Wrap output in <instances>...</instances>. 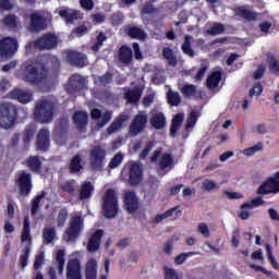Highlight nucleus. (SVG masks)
<instances>
[{"instance_id":"72a5a7b5","label":"nucleus","mask_w":279,"mask_h":279,"mask_svg":"<svg viewBox=\"0 0 279 279\" xmlns=\"http://www.w3.org/2000/svg\"><path fill=\"white\" fill-rule=\"evenodd\" d=\"M21 241H22V243H28V245H32V233H31V223H29L28 216H26L23 221Z\"/></svg>"},{"instance_id":"4be33fe9","label":"nucleus","mask_w":279,"mask_h":279,"mask_svg":"<svg viewBox=\"0 0 279 279\" xmlns=\"http://www.w3.org/2000/svg\"><path fill=\"white\" fill-rule=\"evenodd\" d=\"M123 97L126 104H138V101H141V97H143V89L141 88V86L128 88L124 92Z\"/></svg>"},{"instance_id":"de8ad7c7","label":"nucleus","mask_w":279,"mask_h":279,"mask_svg":"<svg viewBox=\"0 0 279 279\" xmlns=\"http://www.w3.org/2000/svg\"><path fill=\"white\" fill-rule=\"evenodd\" d=\"M106 40H108V36H106L105 32H100L96 37L95 44L92 46V51H95V53H97V51H99L101 47H104V43H106Z\"/></svg>"},{"instance_id":"ddd939ff","label":"nucleus","mask_w":279,"mask_h":279,"mask_svg":"<svg viewBox=\"0 0 279 279\" xmlns=\"http://www.w3.org/2000/svg\"><path fill=\"white\" fill-rule=\"evenodd\" d=\"M35 49L44 51V49L51 50L58 47V36L52 33H46L35 40Z\"/></svg>"},{"instance_id":"864d4df0","label":"nucleus","mask_w":279,"mask_h":279,"mask_svg":"<svg viewBox=\"0 0 279 279\" xmlns=\"http://www.w3.org/2000/svg\"><path fill=\"white\" fill-rule=\"evenodd\" d=\"M182 102V97L178 92L169 90L168 92V104L170 106H180Z\"/></svg>"},{"instance_id":"5fc2aeb1","label":"nucleus","mask_w":279,"mask_h":279,"mask_svg":"<svg viewBox=\"0 0 279 279\" xmlns=\"http://www.w3.org/2000/svg\"><path fill=\"white\" fill-rule=\"evenodd\" d=\"M197 119H199V113L196 110L191 111L186 121V130H191V128H195V123H197Z\"/></svg>"},{"instance_id":"7ed1b4c3","label":"nucleus","mask_w":279,"mask_h":279,"mask_svg":"<svg viewBox=\"0 0 279 279\" xmlns=\"http://www.w3.org/2000/svg\"><path fill=\"white\" fill-rule=\"evenodd\" d=\"M150 162H157V171L160 175H167L173 167H175V159L171 153H163L156 149L150 157Z\"/></svg>"},{"instance_id":"5701e85b","label":"nucleus","mask_w":279,"mask_h":279,"mask_svg":"<svg viewBox=\"0 0 279 279\" xmlns=\"http://www.w3.org/2000/svg\"><path fill=\"white\" fill-rule=\"evenodd\" d=\"M90 117L92 119L97 121L98 128H104L105 125H108V123H110V119H112V113H110L109 111L101 113V110L93 109L90 112Z\"/></svg>"},{"instance_id":"1a4fd4ad","label":"nucleus","mask_w":279,"mask_h":279,"mask_svg":"<svg viewBox=\"0 0 279 279\" xmlns=\"http://www.w3.org/2000/svg\"><path fill=\"white\" fill-rule=\"evenodd\" d=\"M29 24L28 29L33 34H38V32H45L47 29V16L40 11H35L28 14Z\"/></svg>"},{"instance_id":"c03bdc74","label":"nucleus","mask_w":279,"mask_h":279,"mask_svg":"<svg viewBox=\"0 0 279 279\" xmlns=\"http://www.w3.org/2000/svg\"><path fill=\"white\" fill-rule=\"evenodd\" d=\"M181 94L185 99H191V97H195V95H197V86L194 84H185L181 87Z\"/></svg>"},{"instance_id":"f8f14e48","label":"nucleus","mask_w":279,"mask_h":279,"mask_svg":"<svg viewBox=\"0 0 279 279\" xmlns=\"http://www.w3.org/2000/svg\"><path fill=\"white\" fill-rule=\"evenodd\" d=\"M126 169L129 171V184L130 186H138L143 182V166L136 161L128 163Z\"/></svg>"},{"instance_id":"bb28decb","label":"nucleus","mask_w":279,"mask_h":279,"mask_svg":"<svg viewBox=\"0 0 279 279\" xmlns=\"http://www.w3.org/2000/svg\"><path fill=\"white\" fill-rule=\"evenodd\" d=\"M95 193V185L90 181H85L82 183L78 191V199L84 202V199H90Z\"/></svg>"},{"instance_id":"2eb2a0df","label":"nucleus","mask_w":279,"mask_h":279,"mask_svg":"<svg viewBox=\"0 0 279 279\" xmlns=\"http://www.w3.org/2000/svg\"><path fill=\"white\" fill-rule=\"evenodd\" d=\"M66 60L72 66L84 69L88 64V57L83 52L70 50L66 52Z\"/></svg>"},{"instance_id":"f257e3e1","label":"nucleus","mask_w":279,"mask_h":279,"mask_svg":"<svg viewBox=\"0 0 279 279\" xmlns=\"http://www.w3.org/2000/svg\"><path fill=\"white\" fill-rule=\"evenodd\" d=\"M60 71V60L56 56H47L45 61L36 64L26 61L22 65V80L31 86H39L49 80L50 73H58Z\"/></svg>"},{"instance_id":"412c9836","label":"nucleus","mask_w":279,"mask_h":279,"mask_svg":"<svg viewBox=\"0 0 279 279\" xmlns=\"http://www.w3.org/2000/svg\"><path fill=\"white\" fill-rule=\"evenodd\" d=\"M124 206L130 215H134L138 210V197L136 192L131 191L124 195Z\"/></svg>"},{"instance_id":"ea45409f","label":"nucleus","mask_w":279,"mask_h":279,"mask_svg":"<svg viewBox=\"0 0 279 279\" xmlns=\"http://www.w3.org/2000/svg\"><path fill=\"white\" fill-rule=\"evenodd\" d=\"M56 241V228L53 227H46L43 230V243L45 245H49Z\"/></svg>"},{"instance_id":"f704fd0d","label":"nucleus","mask_w":279,"mask_h":279,"mask_svg":"<svg viewBox=\"0 0 279 279\" xmlns=\"http://www.w3.org/2000/svg\"><path fill=\"white\" fill-rule=\"evenodd\" d=\"M85 279H97V259L92 258L86 263Z\"/></svg>"},{"instance_id":"c85d7f7f","label":"nucleus","mask_w":279,"mask_h":279,"mask_svg":"<svg viewBox=\"0 0 279 279\" xmlns=\"http://www.w3.org/2000/svg\"><path fill=\"white\" fill-rule=\"evenodd\" d=\"M132 58H133L132 48L125 45L119 48L118 60L119 62H121V64H125L126 66L128 64H132Z\"/></svg>"},{"instance_id":"58836bf2","label":"nucleus","mask_w":279,"mask_h":279,"mask_svg":"<svg viewBox=\"0 0 279 279\" xmlns=\"http://www.w3.org/2000/svg\"><path fill=\"white\" fill-rule=\"evenodd\" d=\"M184 121V113H178L172 119L171 125H170V135L174 136L178 134V131L180 128H182V122Z\"/></svg>"},{"instance_id":"4c0bfd02","label":"nucleus","mask_w":279,"mask_h":279,"mask_svg":"<svg viewBox=\"0 0 279 279\" xmlns=\"http://www.w3.org/2000/svg\"><path fill=\"white\" fill-rule=\"evenodd\" d=\"M219 82H221V72L215 71L207 77V88L209 90H215L219 87Z\"/></svg>"},{"instance_id":"39448f33","label":"nucleus","mask_w":279,"mask_h":279,"mask_svg":"<svg viewBox=\"0 0 279 279\" xmlns=\"http://www.w3.org/2000/svg\"><path fill=\"white\" fill-rule=\"evenodd\" d=\"M102 210L107 219H114L119 215V198L114 190H107L102 196Z\"/></svg>"},{"instance_id":"4d7b16f0","label":"nucleus","mask_w":279,"mask_h":279,"mask_svg":"<svg viewBox=\"0 0 279 279\" xmlns=\"http://www.w3.org/2000/svg\"><path fill=\"white\" fill-rule=\"evenodd\" d=\"M123 162V155L122 153H117L113 158L110 160L108 167L109 169H117Z\"/></svg>"},{"instance_id":"423d86ee","label":"nucleus","mask_w":279,"mask_h":279,"mask_svg":"<svg viewBox=\"0 0 279 279\" xmlns=\"http://www.w3.org/2000/svg\"><path fill=\"white\" fill-rule=\"evenodd\" d=\"M82 230H84V218L77 215L72 216L69 228L64 232L66 242L74 243V241H77L80 234H82Z\"/></svg>"},{"instance_id":"2f4dec72","label":"nucleus","mask_w":279,"mask_h":279,"mask_svg":"<svg viewBox=\"0 0 279 279\" xmlns=\"http://www.w3.org/2000/svg\"><path fill=\"white\" fill-rule=\"evenodd\" d=\"M26 167H28L29 171L33 173H40V170L43 169V161H40L39 156H29L26 159Z\"/></svg>"},{"instance_id":"69168bd1","label":"nucleus","mask_w":279,"mask_h":279,"mask_svg":"<svg viewBox=\"0 0 279 279\" xmlns=\"http://www.w3.org/2000/svg\"><path fill=\"white\" fill-rule=\"evenodd\" d=\"M269 193H271V189L269 187V184L267 183V181H265L257 189V195H269Z\"/></svg>"},{"instance_id":"79ce46f5","label":"nucleus","mask_w":279,"mask_h":279,"mask_svg":"<svg viewBox=\"0 0 279 279\" xmlns=\"http://www.w3.org/2000/svg\"><path fill=\"white\" fill-rule=\"evenodd\" d=\"M47 192L41 191L36 197L32 199L31 203V215H38V208H40V202L45 199Z\"/></svg>"},{"instance_id":"8fccbe9b","label":"nucleus","mask_w":279,"mask_h":279,"mask_svg":"<svg viewBox=\"0 0 279 279\" xmlns=\"http://www.w3.org/2000/svg\"><path fill=\"white\" fill-rule=\"evenodd\" d=\"M75 179L68 180L60 185V191L68 193V195H73L75 193Z\"/></svg>"},{"instance_id":"09e8293b","label":"nucleus","mask_w":279,"mask_h":279,"mask_svg":"<svg viewBox=\"0 0 279 279\" xmlns=\"http://www.w3.org/2000/svg\"><path fill=\"white\" fill-rule=\"evenodd\" d=\"M268 69L274 75H279V61L276 59V56L268 54Z\"/></svg>"},{"instance_id":"aec40b11","label":"nucleus","mask_w":279,"mask_h":279,"mask_svg":"<svg viewBox=\"0 0 279 279\" xmlns=\"http://www.w3.org/2000/svg\"><path fill=\"white\" fill-rule=\"evenodd\" d=\"M51 145L50 142V133L47 129H40L37 134L36 147L39 151H49V147Z\"/></svg>"},{"instance_id":"4468645a","label":"nucleus","mask_w":279,"mask_h":279,"mask_svg":"<svg viewBox=\"0 0 279 279\" xmlns=\"http://www.w3.org/2000/svg\"><path fill=\"white\" fill-rule=\"evenodd\" d=\"M86 88V80L80 74H72L65 87L69 95H77Z\"/></svg>"},{"instance_id":"f03ea898","label":"nucleus","mask_w":279,"mask_h":279,"mask_svg":"<svg viewBox=\"0 0 279 279\" xmlns=\"http://www.w3.org/2000/svg\"><path fill=\"white\" fill-rule=\"evenodd\" d=\"M19 119V108L10 102L0 105V128L12 130Z\"/></svg>"},{"instance_id":"49530a36","label":"nucleus","mask_w":279,"mask_h":279,"mask_svg":"<svg viewBox=\"0 0 279 279\" xmlns=\"http://www.w3.org/2000/svg\"><path fill=\"white\" fill-rule=\"evenodd\" d=\"M209 36H219L220 34H226V25L216 22L210 28L207 29Z\"/></svg>"},{"instance_id":"6e6d98bb","label":"nucleus","mask_w":279,"mask_h":279,"mask_svg":"<svg viewBox=\"0 0 279 279\" xmlns=\"http://www.w3.org/2000/svg\"><path fill=\"white\" fill-rule=\"evenodd\" d=\"M113 75L111 72H106L104 75L98 76V83L99 86H108L109 84H112Z\"/></svg>"},{"instance_id":"7c9ffc66","label":"nucleus","mask_w":279,"mask_h":279,"mask_svg":"<svg viewBox=\"0 0 279 279\" xmlns=\"http://www.w3.org/2000/svg\"><path fill=\"white\" fill-rule=\"evenodd\" d=\"M34 136H36V125L34 124L26 125L23 131V137H22L24 147L26 149L29 147L32 141H34Z\"/></svg>"},{"instance_id":"338daca9","label":"nucleus","mask_w":279,"mask_h":279,"mask_svg":"<svg viewBox=\"0 0 279 279\" xmlns=\"http://www.w3.org/2000/svg\"><path fill=\"white\" fill-rule=\"evenodd\" d=\"M156 12V7L150 2H146L142 8V14H154Z\"/></svg>"},{"instance_id":"3c124183","label":"nucleus","mask_w":279,"mask_h":279,"mask_svg":"<svg viewBox=\"0 0 279 279\" xmlns=\"http://www.w3.org/2000/svg\"><path fill=\"white\" fill-rule=\"evenodd\" d=\"M66 219H69V210L66 207H63L59 210L57 216V226L58 228H64L66 225Z\"/></svg>"},{"instance_id":"c9c22d12","label":"nucleus","mask_w":279,"mask_h":279,"mask_svg":"<svg viewBox=\"0 0 279 279\" xmlns=\"http://www.w3.org/2000/svg\"><path fill=\"white\" fill-rule=\"evenodd\" d=\"M178 207H172L170 209H168L167 211H165L163 214L157 215L154 218V223H162V221H165V219H169V217H173V213H175L177 217H181L182 216V210H178Z\"/></svg>"},{"instance_id":"393cba45","label":"nucleus","mask_w":279,"mask_h":279,"mask_svg":"<svg viewBox=\"0 0 279 279\" xmlns=\"http://www.w3.org/2000/svg\"><path fill=\"white\" fill-rule=\"evenodd\" d=\"M149 123L154 130H165L167 128V117H165L162 111H157L151 113Z\"/></svg>"},{"instance_id":"b1692460","label":"nucleus","mask_w":279,"mask_h":279,"mask_svg":"<svg viewBox=\"0 0 279 279\" xmlns=\"http://www.w3.org/2000/svg\"><path fill=\"white\" fill-rule=\"evenodd\" d=\"M74 125L78 132H84L88 125V113L85 111H75L73 117Z\"/></svg>"},{"instance_id":"a211bd4d","label":"nucleus","mask_w":279,"mask_h":279,"mask_svg":"<svg viewBox=\"0 0 279 279\" xmlns=\"http://www.w3.org/2000/svg\"><path fill=\"white\" fill-rule=\"evenodd\" d=\"M2 25L8 29V32H21V19L16 16L14 13L8 14L2 19Z\"/></svg>"},{"instance_id":"9b49d317","label":"nucleus","mask_w":279,"mask_h":279,"mask_svg":"<svg viewBox=\"0 0 279 279\" xmlns=\"http://www.w3.org/2000/svg\"><path fill=\"white\" fill-rule=\"evenodd\" d=\"M106 149L100 145L94 146L89 151V165L92 169L98 171L99 169H104V161L106 160Z\"/></svg>"},{"instance_id":"bf43d9fd","label":"nucleus","mask_w":279,"mask_h":279,"mask_svg":"<svg viewBox=\"0 0 279 279\" xmlns=\"http://www.w3.org/2000/svg\"><path fill=\"white\" fill-rule=\"evenodd\" d=\"M195 252L181 253L174 258L175 265H183L186 258H191V256H195Z\"/></svg>"},{"instance_id":"c756f323","label":"nucleus","mask_w":279,"mask_h":279,"mask_svg":"<svg viewBox=\"0 0 279 279\" xmlns=\"http://www.w3.org/2000/svg\"><path fill=\"white\" fill-rule=\"evenodd\" d=\"M235 13L245 21H258V13L247 9L245 5L236 8Z\"/></svg>"},{"instance_id":"e433bc0d","label":"nucleus","mask_w":279,"mask_h":279,"mask_svg":"<svg viewBox=\"0 0 279 279\" xmlns=\"http://www.w3.org/2000/svg\"><path fill=\"white\" fill-rule=\"evenodd\" d=\"M82 169H84V166L82 165V156L74 155L70 160V166H69L70 173H80Z\"/></svg>"},{"instance_id":"774afa93","label":"nucleus","mask_w":279,"mask_h":279,"mask_svg":"<svg viewBox=\"0 0 279 279\" xmlns=\"http://www.w3.org/2000/svg\"><path fill=\"white\" fill-rule=\"evenodd\" d=\"M165 279H180L178 272L173 268H167L165 270Z\"/></svg>"},{"instance_id":"dca6fc26","label":"nucleus","mask_w":279,"mask_h":279,"mask_svg":"<svg viewBox=\"0 0 279 279\" xmlns=\"http://www.w3.org/2000/svg\"><path fill=\"white\" fill-rule=\"evenodd\" d=\"M265 204V201H263L260 197L253 198L251 203H244L241 205V211L239 214L240 219L243 221L250 219L252 217V213L248 210H253L254 208H258V206H263Z\"/></svg>"},{"instance_id":"0e129e2a","label":"nucleus","mask_w":279,"mask_h":279,"mask_svg":"<svg viewBox=\"0 0 279 279\" xmlns=\"http://www.w3.org/2000/svg\"><path fill=\"white\" fill-rule=\"evenodd\" d=\"M154 149V142H147L145 148L140 154V160H145L149 156V151Z\"/></svg>"},{"instance_id":"20e7f679","label":"nucleus","mask_w":279,"mask_h":279,"mask_svg":"<svg viewBox=\"0 0 279 279\" xmlns=\"http://www.w3.org/2000/svg\"><path fill=\"white\" fill-rule=\"evenodd\" d=\"M53 110H56L53 101L41 99L35 105V119L39 123H50V121H53Z\"/></svg>"},{"instance_id":"f3484780","label":"nucleus","mask_w":279,"mask_h":279,"mask_svg":"<svg viewBox=\"0 0 279 279\" xmlns=\"http://www.w3.org/2000/svg\"><path fill=\"white\" fill-rule=\"evenodd\" d=\"M101 239H104V230L97 229L87 241V252L95 254L101 247Z\"/></svg>"},{"instance_id":"cd10ccee","label":"nucleus","mask_w":279,"mask_h":279,"mask_svg":"<svg viewBox=\"0 0 279 279\" xmlns=\"http://www.w3.org/2000/svg\"><path fill=\"white\" fill-rule=\"evenodd\" d=\"M59 15L64 19L65 23H75V21H80L83 17L80 11L72 9L60 10Z\"/></svg>"},{"instance_id":"052dcab7","label":"nucleus","mask_w":279,"mask_h":279,"mask_svg":"<svg viewBox=\"0 0 279 279\" xmlns=\"http://www.w3.org/2000/svg\"><path fill=\"white\" fill-rule=\"evenodd\" d=\"M177 240H178V238L175 235H173L172 238H170V240H168L165 243V245H163L165 254H167L168 256L171 255V253L173 252V244L175 243Z\"/></svg>"},{"instance_id":"680f3d73","label":"nucleus","mask_w":279,"mask_h":279,"mask_svg":"<svg viewBox=\"0 0 279 279\" xmlns=\"http://www.w3.org/2000/svg\"><path fill=\"white\" fill-rule=\"evenodd\" d=\"M263 90H264L263 84H260V82H257L254 84L253 88L250 90V96L254 97L255 95V97H258L263 95Z\"/></svg>"},{"instance_id":"a18cd8bd","label":"nucleus","mask_w":279,"mask_h":279,"mask_svg":"<svg viewBox=\"0 0 279 279\" xmlns=\"http://www.w3.org/2000/svg\"><path fill=\"white\" fill-rule=\"evenodd\" d=\"M162 56L168 61L169 66H178V58H175L171 48H163Z\"/></svg>"},{"instance_id":"603ef678","label":"nucleus","mask_w":279,"mask_h":279,"mask_svg":"<svg viewBox=\"0 0 279 279\" xmlns=\"http://www.w3.org/2000/svg\"><path fill=\"white\" fill-rule=\"evenodd\" d=\"M22 252L23 254L20 257V267H22V269H25L26 265L29 263V253L32 252V247H29V245H26Z\"/></svg>"},{"instance_id":"6e6552de","label":"nucleus","mask_w":279,"mask_h":279,"mask_svg":"<svg viewBox=\"0 0 279 279\" xmlns=\"http://www.w3.org/2000/svg\"><path fill=\"white\" fill-rule=\"evenodd\" d=\"M15 185L19 187L20 195H22V197H27V195L32 193V189H34L32 173L26 171L19 172L15 177Z\"/></svg>"},{"instance_id":"473e14b6","label":"nucleus","mask_w":279,"mask_h":279,"mask_svg":"<svg viewBox=\"0 0 279 279\" xmlns=\"http://www.w3.org/2000/svg\"><path fill=\"white\" fill-rule=\"evenodd\" d=\"M126 34L134 40H145L147 38V33L138 26H129L126 28Z\"/></svg>"},{"instance_id":"9d476101","label":"nucleus","mask_w":279,"mask_h":279,"mask_svg":"<svg viewBox=\"0 0 279 279\" xmlns=\"http://www.w3.org/2000/svg\"><path fill=\"white\" fill-rule=\"evenodd\" d=\"M147 123H149V118L147 114L143 112L137 113L129 125L130 136H138V134H142V132H145Z\"/></svg>"},{"instance_id":"37998d69","label":"nucleus","mask_w":279,"mask_h":279,"mask_svg":"<svg viewBox=\"0 0 279 279\" xmlns=\"http://www.w3.org/2000/svg\"><path fill=\"white\" fill-rule=\"evenodd\" d=\"M126 121L125 116H120L114 119V121L107 129V134H114V132H119L121 128H123V123Z\"/></svg>"},{"instance_id":"6ab92c4d","label":"nucleus","mask_w":279,"mask_h":279,"mask_svg":"<svg viewBox=\"0 0 279 279\" xmlns=\"http://www.w3.org/2000/svg\"><path fill=\"white\" fill-rule=\"evenodd\" d=\"M66 279H82V264L80 259L74 258L68 262Z\"/></svg>"},{"instance_id":"a878e982","label":"nucleus","mask_w":279,"mask_h":279,"mask_svg":"<svg viewBox=\"0 0 279 279\" xmlns=\"http://www.w3.org/2000/svg\"><path fill=\"white\" fill-rule=\"evenodd\" d=\"M11 99H16L20 104H29L34 99V93L23 89H13L10 92Z\"/></svg>"},{"instance_id":"a19ab883","label":"nucleus","mask_w":279,"mask_h":279,"mask_svg":"<svg viewBox=\"0 0 279 279\" xmlns=\"http://www.w3.org/2000/svg\"><path fill=\"white\" fill-rule=\"evenodd\" d=\"M193 40V36L186 35L184 37L183 45L181 46V49L185 56H189V58H195V50L191 47V43Z\"/></svg>"},{"instance_id":"13d9d810","label":"nucleus","mask_w":279,"mask_h":279,"mask_svg":"<svg viewBox=\"0 0 279 279\" xmlns=\"http://www.w3.org/2000/svg\"><path fill=\"white\" fill-rule=\"evenodd\" d=\"M256 151H263V142H258L253 147L245 148L242 154L244 156H254Z\"/></svg>"},{"instance_id":"e2e57ef3","label":"nucleus","mask_w":279,"mask_h":279,"mask_svg":"<svg viewBox=\"0 0 279 279\" xmlns=\"http://www.w3.org/2000/svg\"><path fill=\"white\" fill-rule=\"evenodd\" d=\"M57 132H60V134H66L69 130V121L62 119L59 121V123L56 126Z\"/></svg>"},{"instance_id":"0eeeda50","label":"nucleus","mask_w":279,"mask_h":279,"mask_svg":"<svg viewBox=\"0 0 279 279\" xmlns=\"http://www.w3.org/2000/svg\"><path fill=\"white\" fill-rule=\"evenodd\" d=\"M16 51H19V40H16V38L3 37L0 40V58L10 60V58L16 56Z\"/></svg>"}]
</instances>
